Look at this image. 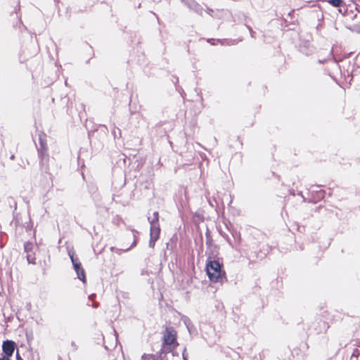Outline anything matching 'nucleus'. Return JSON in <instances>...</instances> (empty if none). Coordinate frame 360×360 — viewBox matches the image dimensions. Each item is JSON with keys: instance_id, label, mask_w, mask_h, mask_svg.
I'll return each instance as SVG.
<instances>
[{"instance_id": "obj_7", "label": "nucleus", "mask_w": 360, "mask_h": 360, "mask_svg": "<svg viewBox=\"0 0 360 360\" xmlns=\"http://www.w3.org/2000/svg\"><path fill=\"white\" fill-rule=\"evenodd\" d=\"M328 2L333 6L338 7L342 4V0H328Z\"/></svg>"}, {"instance_id": "obj_10", "label": "nucleus", "mask_w": 360, "mask_h": 360, "mask_svg": "<svg viewBox=\"0 0 360 360\" xmlns=\"http://www.w3.org/2000/svg\"><path fill=\"white\" fill-rule=\"evenodd\" d=\"M16 358H17V360H23V359H22L19 356L18 352H17V356H16Z\"/></svg>"}, {"instance_id": "obj_6", "label": "nucleus", "mask_w": 360, "mask_h": 360, "mask_svg": "<svg viewBox=\"0 0 360 360\" xmlns=\"http://www.w3.org/2000/svg\"><path fill=\"white\" fill-rule=\"evenodd\" d=\"M142 360H159V359L156 355L144 354L142 356Z\"/></svg>"}, {"instance_id": "obj_11", "label": "nucleus", "mask_w": 360, "mask_h": 360, "mask_svg": "<svg viewBox=\"0 0 360 360\" xmlns=\"http://www.w3.org/2000/svg\"><path fill=\"white\" fill-rule=\"evenodd\" d=\"M183 357H184V360H187L186 356V355H185V350H184V352H183Z\"/></svg>"}, {"instance_id": "obj_9", "label": "nucleus", "mask_w": 360, "mask_h": 360, "mask_svg": "<svg viewBox=\"0 0 360 360\" xmlns=\"http://www.w3.org/2000/svg\"><path fill=\"white\" fill-rule=\"evenodd\" d=\"M0 360H10L7 356L0 354Z\"/></svg>"}, {"instance_id": "obj_4", "label": "nucleus", "mask_w": 360, "mask_h": 360, "mask_svg": "<svg viewBox=\"0 0 360 360\" xmlns=\"http://www.w3.org/2000/svg\"><path fill=\"white\" fill-rule=\"evenodd\" d=\"M155 219L151 221L150 226V245L153 246L155 241H156L159 237L160 228L158 224V213H154Z\"/></svg>"}, {"instance_id": "obj_12", "label": "nucleus", "mask_w": 360, "mask_h": 360, "mask_svg": "<svg viewBox=\"0 0 360 360\" xmlns=\"http://www.w3.org/2000/svg\"><path fill=\"white\" fill-rule=\"evenodd\" d=\"M27 260H28L29 262H30V255H27Z\"/></svg>"}, {"instance_id": "obj_5", "label": "nucleus", "mask_w": 360, "mask_h": 360, "mask_svg": "<svg viewBox=\"0 0 360 360\" xmlns=\"http://www.w3.org/2000/svg\"><path fill=\"white\" fill-rule=\"evenodd\" d=\"M2 349L4 354H1L4 356H6L9 359L10 356H12L14 349H15V343L13 341L6 340L4 342L2 345Z\"/></svg>"}, {"instance_id": "obj_8", "label": "nucleus", "mask_w": 360, "mask_h": 360, "mask_svg": "<svg viewBox=\"0 0 360 360\" xmlns=\"http://www.w3.org/2000/svg\"><path fill=\"white\" fill-rule=\"evenodd\" d=\"M30 248H31V245H30V244H28V243H27V244H26V245H25V251H27V252L28 250H30Z\"/></svg>"}, {"instance_id": "obj_2", "label": "nucleus", "mask_w": 360, "mask_h": 360, "mask_svg": "<svg viewBox=\"0 0 360 360\" xmlns=\"http://www.w3.org/2000/svg\"><path fill=\"white\" fill-rule=\"evenodd\" d=\"M164 344L169 347L167 350H169L171 347L174 348L178 343L176 342V333L173 328H167L164 333Z\"/></svg>"}, {"instance_id": "obj_3", "label": "nucleus", "mask_w": 360, "mask_h": 360, "mask_svg": "<svg viewBox=\"0 0 360 360\" xmlns=\"http://www.w3.org/2000/svg\"><path fill=\"white\" fill-rule=\"evenodd\" d=\"M74 255H75V252L73 251V250H70L68 251V255L72 261V263L73 264V266H74V269L77 273V278L82 281L83 283H85L86 282V277H85V273H84V269L82 268L81 266V264L77 262L75 258H74Z\"/></svg>"}, {"instance_id": "obj_1", "label": "nucleus", "mask_w": 360, "mask_h": 360, "mask_svg": "<svg viewBox=\"0 0 360 360\" xmlns=\"http://www.w3.org/2000/svg\"><path fill=\"white\" fill-rule=\"evenodd\" d=\"M207 274L212 282H217L221 276V265L217 261H210L207 264Z\"/></svg>"}]
</instances>
